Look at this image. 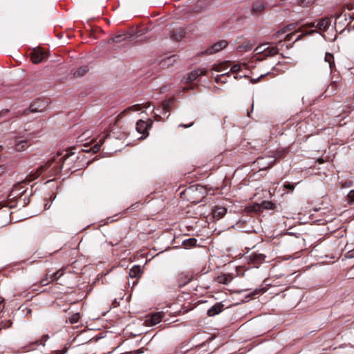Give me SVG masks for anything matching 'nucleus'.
<instances>
[{
	"mask_svg": "<svg viewBox=\"0 0 354 354\" xmlns=\"http://www.w3.org/2000/svg\"><path fill=\"white\" fill-rule=\"evenodd\" d=\"M72 149H68L65 153L63 152H57V153L44 165L40 166L35 172H31L25 179L15 184L10 191L6 201L0 203V208L2 207H8L10 209L16 207V203L14 199L23 198L21 207L28 205L30 201L32 192H28L27 185L32 180L44 174L45 178L55 177L59 175L66 161L73 155Z\"/></svg>",
	"mask_w": 354,
	"mask_h": 354,
	"instance_id": "f257e3e1",
	"label": "nucleus"
},
{
	"mask_svg": "<svg viewBox=\"0 0 354 354\" xmlns=\"http://www.w3.org/2000/svg\"><path fill=\"white\" fill-rule=\"evenodd\" d=\"M282 40H279L277 43V46H273L269 43L262 44L254 49V54L251 57L250 61L247 64L250 66V64L256 62H261L268 57H272L279 53L278 46L282 45Z\"/></svg>",
	"mask_w": 354,
	"mask_h": 354,
	"instance_id": "f03ea898",
	"label": "nucleus"
},
{
	"mask_svg": "<svg viewBox=\"0 0 354 354\" xmlns=\"http://www.w3.org/2000/svg\"><path fill=\"white\" fill-rule=\"evenodd\" d=\"M119 120H115V123L109 127V130H107L102 136H100L98 139V142L93 145L91 150L93 153H97L100 150L101 146L104 143L106 139H116V140H123L127 136V133L124 131H122L120 128L116 127V123Z\"/></svg>",
	"mask_w": 354,
	"mask_h": 354,
	"instance_id": "7ed1b4c3",
	"label": "nucleus"
},
{
	"mask_svg": "<svg viewBox=\"0 0 354 354\" xmlns=\"http://www.w3.org/2000/svg\"><path fill=\"white\" fill-rule=\"evenodd\" d=\"M330 24H331V17H324V18L321 19L320 20H319V21L317 22V24H315V22L306 24L302 27L295 30V31H293L290 33L287 34L284 38V41H290L297 32L303 31L302 30L303 28H308L316 27L318 28L319 30L326 31L328 28V27L330 26Z\"/></svg>",
	"mask_w": 354,
	"mask_h": 354,
	"instance_id": "20e7f679",
	"label": "nucleus"
},
{
	"mask_svg": "<svg viewBox=\"0 0 354 354\" xmlns=\"http://www.w3.org/2000/svg\"><path fill=\"white\" fill-rule=\"evenodd\" d=\"M175 98L174 97H171L169 98L168 100H165L162 102L161 106L157 109V111L160 112V114H158L156 113H153V118L156 121H160L163 118L161 115H162L164 117L168 118L169 115V112L171 111V106L174 103Z\"/></svg>",
	"mask_w": 354,
	"mask_h": 354,
	"instance_id": "39448f33",
	"label": "nucleus"
},
{
	"mask_svg": "<svg viewBox=\"0 0 354 354\" xmlns=\"http://www.w3.org/2000/svg\"><path fill=\"white\" fill-rule=\"evenodd\" d=\"M288 152V148L278 149L277 151H274L273 153V155L271 157L272 158H274V159H273L270 162H269L268 165H264V164L263 162H261V161H263L264 160V158L262 157L258 158L257 162H258V164L263 166L261 169H270L275 164L276 159L283 158L286 156Z\"/></svg>",
	"mask_w": 354,
	"mask_h": 354,
	"instance_id": "423d86ee",
	"label": "nucleus"
},
{
	"mask_svg": "<svg viewBox=\"0 0 354 354\" xmlns=\"http://www.w3.org/2000/svg\"><path fill=\"white\" fill-rule=\"evenodd\" d=\"M266 256L261 253L252 252L245 257L248 263L258 268L266 261Z\"/></svg>",
	"mask_w": 354,
	"mask_h": 354,
	"instance_id": "0eeeda50",
	"label": "nucleus"
},
{
	"mask_svg": "<svg viewBox=\"0 0 354 354\" xmlns=\"http://www.w3.org/2000/svg\"><path fill=\"white\" fill-rule=\"evenodd\" d=\"M49 105L48 99L38 98L34 100L28 108V112L36 113L44 111Z\"/></svg>",
	"mask_w": 354,
	"mask_h": 354,
	"instance_id": "6e6552de",
	"label": "nucleus"
},
{
	"mask_svg": "<svg viewBox=\"0 0 354 354\" xmlns=\"http://www.w3.org/2000/svg\"><path fill=\"white\" fill-rule=\"evenodd\" d=\"M30 59L34 64H39L47 58L48 55L42 48H34L30 53Z\"/></svg>",
	"mask_w": 354,
	"mask_h": 354,
	"instance_id": "1a4fd4ad",
	"label": "nucleus"
},
{
	"mask_svg": "<svg viewBox=\"0 0 354 354\" xmlns=\"http://www.w3.org/2000/svg\"><path fill=\"white\" fill-rule=\"evenodd\" d=\"M152 124L153 121L151 120L147 121L139 120L136 123V131L146 138L149 135V130L151 128Z\"/></svg>",
	"mask_w": 354,
	"mask_h": 354,
	"instance_id": "9d476101",
	"label": "nucleus"
},
{
	"mask_svg": "<svg viewBox=\"0 0 354 354\" xmlns=\"http://www.w3.org/2000/svg\"><path fill=\"white\" fill-rule=\"evenodd\" d=\"M150 105H151V103L147 102V103H145L143 104H138L131 106L127 108L125 110H124L122 112H121L118 115V116L117 117V120H119L120 118H123L124 115H126L127 114H128L130 112L138 111L142 110L143 108L147 109L150 106Z\"/></svg>",
	"mask_w": 354,
	"mask_h": 354,
	"instance_id": "9b49d317",
	"label": "nucleus"
},
{
	"mask_svg": "<svg viewBox=\"0 0 354 354\" xmlns=\"http://www.w3.org/2000/svg\"><path fill=\"white\" fill-rule=\"evenodd\" d=\"M227 45V42L225 40H221L209 47L204 53L207 55L214 54L225 48Z\"/></svg>",
	"mask_w": 354,
	"mask_h": 354,
	"instance_id": "f8f14e48",
	"label": "nucleus"
},
{
	"mask_svg": "<svg viewBox=\"0 0 354 354\" xmlns=\"http://www.w3.org/2000/svg\"><path fill=\"white\" fill-rule=\"evenodd\" d=\"M299 23H300V21L296 22V23H292V24H290L283 27L281 29L279 30L277 32H275L272 35V38L277 39L288 32L293 31L294 30L296 29V28L297 27V26L299 25Z\"/></svg>",
	"mask_w": 354,
	"mask_h": 354,
	"instance_id": "ddd939ff",
	"label": "nucleus"
},
{
	"mask_svg": "<svg viewBox=\"0 0 354 354\" xmlns=\"http://www.w3.org/2000/svg\"><path fill=\"white\" fill-rule=\"evenodd\" d=\"M207 71L205 68H198L189 73L188 77L186 78L185 83H190L199 76L206 75Z\"/></svg>",
	"mask_w": 354,
	"mask_h": 354,
	"instance_id": "4468645a",
	"label": "nucleus"
},
{
	"mask_svg": "<svg viewBox=\"0 0 354 354\" xmlns=\"http://www.w3.org/2000/svg\"><path fill=\"white\" fill-rule=\"evenodd\" d=\"M354 8V5L351 3H348L345 5L341 12H335L334 15H333L330 17H335L336 22V24L340 25L342 24V19L343 17L344 14L345 13V9H347L348 10H351Z\"/></svg>",
	"mask_w": 354,
	"mask_h": 354,
	"instance_id": "2eb2a0df",
	"label": "nucleus"
},
{
	"mask_svg": "<svg viewBox=\"0 0 354 354\" xmlns=\"http://www.w3.org/2000/svg\"><path fill=\"white\" fill-rule=\"evenodd\" d=\"M227 213V209L222 206H215L212 209V214L214 218L219 220Z\"/></svg>",
	"mask_w": 354,
	"mask_h": 354,
	"instance_id": "dca6fc26",
	"label": "nucleus"
},
{
	"mask_svg": "<svg viewBox=\"0 0 354 354\" xmlns=\"http://www.w3.org/2000/svg\"><path fill=\"white\" fill-rule=\"evenodd\" d=\"M30 146L29 141L26 139L17 138L15 141V149L17 151H23Z\"/></svg>",
	"mask_w": 354,
	"mask_h": 354,
	"instance_id": "f3484780",
	"label": "nucleus"
},
{
	"mask_svg": "<svg viewBox=\"0 0 354 354\" xmlns=\"http://www.w3.org/2000/svg\"><path fill=\"white\" fill-rule=\"evenodd\" d=\"M224 309V305L221 303L218 302L215 304L214 306H212L208 310H207V315L209 317L215 316L220 313H221Z\"/></svg>",
	"mask_w": 354,
	"mask_h": 354,
	"instance_id": "a211bd4d",
	"label": "nucleus"
},
{
	"mask_svg": "<svg viewBox=\"0 0 354 354\" xmlns=\"http://www.w3.org/2000/svg\"><path fill=\"white\" fill-rule=\"evenodd\" d=\"M185 30L183 28L179 27L173 30L171 33L172 39L179 41L185 36Z\"/></svg>",
	"mask_w": 354,
	"mask_h": 354,
	"instance_id": "6ab92c4d",
	"label": "nucleus"
},
{
	"mask_svg": "<svg viewBox=\"0 0 354 354\" xmlns=\"http://www.w3.org/2000/svg\"><path fill=\"white\" fill-rule=\"evenodd\" d=\"M354 19V15H351L349 13L345 12L343 15L342 19V24L339 25L341 28H343L344 30L345 28H347L351 23V21Z\"/></svg>",
	"mask_w": 354,
	"mask_h": 354,
	"instance_id": "aec40b11",
	"label": "nucleus"
},
{
	"mask_svg": "<svg viewBox=\"0 0 354 354\" xmlns=\"http://www.w3.org/2000/svg\"><path fill=\"white\" fill-rule=\"evenodd\" d=\"M230 66V62L229 61H225L220 64H214L211 66V70L215 71L217 72H222Z\"/></svg>",
	"mask_w": 354,
	"mask_h": 354,
	"instance_id": "412c9836",
	"label": "nucleus"
},
{
	"mask_svg": "<svg viewBox=\"0 0 354 354\" xmlns=\"http://www.w3.org/2000/svg\"><path fill=\"white\" fill-rule=\"evenodd\" d=\"M162 317L163 315L162 313H156L152 314L150 317L147 319V322H148L151 326H153L160 323L162 321Z\"/></svg>",
	"mask_w": 354,
	"mask_h": 354,
	"instance_id": "4be33fe9",
	"label": "nucleus"
},
{
	"mask_svg": "<svg viewBox=\"0 0 354 354\" xmlns=\"http://www.w3.org/2000/svg\"><path fill=\"white\" fill-rule=\"evenodd\" d=\"M253 47V44L248 40H245L243 43L236 47V50L239 52H247L250 50Z\"/></svg>",
	"mask_w": 354,
	"mask_h": 354,
	"instance_id": "5701e85b",
	"label": "nucleus"
},
{
	"mask_svg": "<svg viewBox=\"0 0 354 354\" xmlns=\"http://www.w3.org/2000/svg\"><path fill=\"white\" fill-rule=\"evenodd\" d=\"M261 212L263 209L266 210H274L277 208L275 203L269 201H263L261 203Z\"/></svg>",
	"mask_w": 354,
	"mask_h": 354,
	"instance_id": "b1692460",
	"label": "nucleus"
},
{
	"mask_svg": "<svg viewBox=\"0 0 354 354\" xmlns=\"http://www.w3.org/2000/svg\"><path fill=\"white\" fill-rule=\"evenodd\" d=\"M131 278H139L141 276V268L140 266H134L130 269L129 272Z\"/></svg>",
	"mask_w": 354,
	"mask_h": 354,
	"instance_id": "393cba45",
	"label": "nucleus"
},
{
	"mask_svg": "<svg viewBox=\"0 0 354 354\" xmlns=\"http://www.w3.org/2000/svg\"><path fill=\"white\" fill-rule=\"evenodd\" d=\"M232 279H233V277L230 274H223V275L218 276L217 277V281L219 283H223V284H225V285L230 283Z\"/></svg>",
	"mask_w": 354,
	"mask_h": 354,
	"instance_id": "a878e982",
	"label": "nucleus"
},
{
	"mask_svg": "<svg viewBox=\"0 0 354 354\" xmlns=\"http://www.w3.org/2000/svg\"><path fill=\"white\" fill-rule=\"evenodd\" d=\"M88 71V67L87 66H82L75 70L73 73L75 77H80L84 75Z\"/></svg>",
	"mask_w": 354,
	"mask_h": 354,
	"instance_id": "bb28decb",
	"label": "nucleus"
},
{
	"mask_svg": "<svg viewBox=\"0 0 354 354\" xmlns=\"http://www.w3.org/2000/svg\"><path fill=\"white\" fill-rule=\"evenodd\" d=\"M245 210L248 212H261V203H254L251 205L246 207Z\"/></svg>",
	"mask_w": 354,
	"mask_h": 354,
	"instance_id": "cd10ccee",
	"label": "nucleus"
},
{
	"mask_svg": "<svg viewBox=\"0 0 354 354\" xmlns=\"http://www.w3.org/2000/svg\"><path fill=\"white\" fill-rule=\"evenodd\" d=\"M103 32L102 29L100 27L95 26L91 27L89 30V37L94 39H97V35Z\"/></svg>",
	"mask_w": 354,
	"mask_h": 354,
	"instance_id": "c85d7f7f",
	"label": "nucleus"
},
{
	"mask_svg": "<svg viewBox=\"0 0 354 354\" xmlns=\"http://www.w3.org/2000/svg\"><path fill=\"white\" fill-rule=\"evenodd\" d=\"M197 240L195 238H189L183 241V245L185 248L194 247L196 245Z\"/></svg>",
	"mask_w": 354,
	"mask_h": 354,
	"instance_id": "c756f323",
	"label": "nucleus"
},
{
	"mask_svg": "<svg viewBox=\"0 0 354 354\" xmlns=\"http://www.w3.org/2000/svg\"><path fill=\"white\" fill-rule=\"evenodd\" d=\"M230 77V72L217 75L214 80L217 83H226L227 82V77Z\"/></svg>",
	"mask_w": 354,
	"mask_h": 354,
	"instance_id": "7c9ffc66",
	"label": "nucleus"
},
{
	"mask_svg": "<svg viewBox=\"0 0 354 354\" xmlns=\"http://www.w3.org/2000/svg\"><path fill=\"white\" fill-rule=\"evenodd\" d=\"M265 8V6L262 2L257 1L254 3L252 8V12L257 13L263 11Z\"/></svg>",
	"mask_w": 354,
	"mask_h": 354,
	"instance_id": "2f4dec72",
	"label": "nucleus"
},
{
	"mask_svg": "<svg viewBox=\"0 0 354 354\" xmlns=\"http://www.w3.org/2000/svg\"><path fill=\"white\" fill-rule=\"evenodd\" d=\"M180 281H182V286H185L192 279L191 277H189V275L186 273L182 272L180 276Z\"/></svg>",
	"mask_w": 354,
	"mask_h": 354,
	"instance_id": "473e14b6",
	"label": "nucleus"
},
{
	"mask_svg": "<svg viewBox=\"0 0 354 354\" xmlns=\"http://www.w3.org/2000/svg\"><path fill=\"white\" fill-rule=\"evenodd\" d=\"M12 325V322L11 320H3L0 323V330L1 329H8L10 328Z\"/></svg>",
	"mask_w": 354,
	"mask_h": 354,
	"instance_id": "72a5a7b5",
	"label": "nucleus"
},
{
	"mask_svg": "<svg viewBox=\"0 0 354 354\" xmlns=\"http://www.w3.org/2000/svg\"><path fill=\"white\" fill-rule=\"evenodd\" d=\"M315 0H298V3L302 7H308L315 3Z\"/></svg>",
	"mask_w": 354,
	"mask_h": 354,
	"instance_id": "f704fd0d",
	"label": "nucleus"
},
{
	"mask_svg": "<svg viewBox=\"0 0 354 354\" xmlns=\"http://www.w3.org/2000/svg\"><path fill=\"white\" fill-rule=\"evenodd\" d=\"M80 318V313H75L73 315H71L68 319L71 324H76L79 322V319Z\"/></svg>",
	"mask_w": 354,
	"mask_h": 354,
	"instance_id": "c9c22d12",
	"label": "nucleus"
},
{
	"mask_svg": "<svg viewBox=\"0 0 354 354\" xmlns=\"http://www.w3.org/2000/svg\"><path fill=\"white\" fill-rule=\"evenodd\" d=\"M317 32V30H310V31H305L304 32H303L301 35H298V37L295 39L294 42L301 39L306 35H312V34H313L314 32Z\"/></svg>",
	"mask_w": 354,
	"mask_h": 354,
	"instance_id": "e433bc0d",
	"label": "nucleus"
},
{
	"mask_svg": "<svg viewBox=\"0 0 354 354\" xmlns=\"http://www.w3.org/2000/svg\"><path fill=\"white\" fill-rule=\"evenodd\" d=\"M333 55L331 53H326L325 55V61L328 62L330 67L332 68V64H334L333 61Z\"/></svg>",
	"mask_w": 354,
	"mask_h": 354,
	"instance_id": "4c0bfd02",
	"label": "nucleus"
},
{
	"mask_svg": "<svg viewBox=\"0 0 354 354\" xmlns=\"http://www.w3.org/2000/svg\"><path fill=\"white\" fill-rule=\"evenodd\" d=\"M51 281H52L50 279L49 274L48 273L46 274V277L40 281V285L41 286H45L48 285L49 283H50Z\"/></svg>",
	"mask_w": 354,
	"mask_h": 354,
	"instance_id": "58836bf2",
	"label": "nucleus"
},
{
	"mask_svg": "<svg viewBox=\"0 0 354 354\" xmlns=\"http://www.w3.org/2000/svg\"><path fill=\"white\" fill-rule=\"evenodd\" d=\"M283 187L284 189H288L290 190L291 192H293V190L295 189V185L292 184V183H290V182H288V181H286L284 183H283Z\"/></svg>",
	"mask_w": 354,
	"mask_h": 354,
	"instance_id": "ea45409f",
	"label": "nucleus"
},
{
	"mask_svg": "<svg viewBox=\"0 0 354 354\" xmlns=\"http://www.w3.org/2000/svg\"><path fill=\"white\" fill-rule=\"evenodd\" d=\"M62 275V273H59V271H57L56 272H55V273H53L52 274H49L50 279L52 281L57 280Z\"/></svg>",
	"mask_w": 354,
	"mask_h": 354,
	"instance_id": "a19ab883",
	"label": "nucleus"
},
{
	"mask_svg": "<svg viewBox=\"0 0 354 354\" xmlns=\"http://www.w3.org/2000/svg\"><path fill=\"white\" fill-rule=\"evenodd\" d=\"M241 69V64H234L230 68V72L232 73H236L239 71H240Z\"/></svg>",
	"mask_w": 354,
	"mask_h": 354,
	"instance_id": "79ce46f5",
	"label": "nucleus"
},
{
	"mask_svg": "<svg viewBox=\"0 0 354 354\" xmlns=\"http://www.w3.org/2000/svg\"><path fill=\"white\" fill-rule=\"evenodd\" d=\"M337 88V84L335 82L330 84L326 92L333 93Z\"/></svg>",
	"mask_w": 354,
	"mask_h": 354,
	"instance_id": "37998d69",
	"label": "nucleus"
},
{
	"mask_svg": "<svg viewBox=\"0 0 354 354\" xmlns=\"http://www.w3.org/2000/svg\"><path fill=\"white\" fill-rule=\"evenodd\" d=\"M348 199L350 203H354V189H352L348 194Z\"/></svg>",
	"mask_w": 354,
	"mask_h": 354,
	"instance_id": "c03bdc74",
	"label": "nucleus"
},
{
	"mask_svg": "<svg viewBox=\"0 0 354 354\" xmlns=\"http://www.w3.org/2000/svg\"><path fill=\"white\" fill-rule=\"evenodd\" d=\"M48 339V335H44L41 339L39 340H37L35 343L37 344V345H40V344H43V342H46L47 339Z\"/></svg>",
	"mask_w": 354,
	"mask_h": 354,
	"instance_id": "a18cd8bd",
	"label": "nucleus"
},
{
	"mask_svg": "<svg viewBox=\"0 0 354 354\" xmlns=\"http://www.w3.org/2000/svg\"><path fill=\"white\" fill-rule=\"evenodd\" d=\"M122 41V39H116L114 37H111L110 38L109 40H108V43L109 44H112V43H120Z\"/></svg>",
	"mask_w": 354,
	"mask_h": 354,
	"instance_id": "49530a36",
	"label": "nucleus"
},
{
	"mask_svg": "<svg viewBox=\"0 0 354 354\" xmlns=\"http://www.w3.org/2000/svg\"><path fill=\"white\" fill-rule=\"evenodd\" d=\"M262 292V290L261 289H257L255 290L254 291H253L252 293H251V297H254L257 295H259L261 294Z\"/></svg>",
	"mask_w": 354,
	"mask_h": 354,
	"instance_id": "de8ad7c7",
	"label": "nucleus"
},
{
	"mask_svg": "<svg viewBox=\"0 0 354 354\" xmlns=\"http://www.w3.org/2000/svg\"><path fill=\"white\" fill-rule=\"evenodd\" d=\"M67 351V348H64L62 350H58L54 351L53 354H64Z\"/></svg>",
	"mask_w": 354,
	"mask_h": 354,
	"instance_id": "09e8293b",
	"label": "nucleus"
},
{
	"mask_svg": "<svg viewBox=\"0 0 354 354\" xmlns=\"http://www.w3.org/2000/svg\"><path fill=\"white\" fill-rule=\"evenodd\" d=\"M23 198H24V196L19 199L18 198L14 199V201L16 203V207H17L18 204L21 207V203L23 202Z\"/></svg>",
	"mask_w": 354,
	"mask_h": 354,
	"instance_id": "8fccbe9b",
	"label": "nucleus"
},
{
	"mask_svg": "<svg viewBox=\"0 0 354 354\" xmlns=\"http://www.w3.org/2000/svg\"><path fill=\"white\" fill-rule=\"evenodd\" d=\"M4 299L0 298V313L4 309Z\"/></svg>",
	"mask_w": 354,
	"mask_h": 354,
	"instance_id": "3c124183",
	"label": "nucleus"
},
{
	"mask_svg": "<svg viewBox=\"0 0 354 354\" xmlns=\"http://www.w3.org/2000/svg\"><path fill=\"white\" fill-rule=\"evenodd\" d=\"M116 39H122V41L125 39V37L123 35H118L114 37Z\"/></svg>",
	"mask_w": 354,
	"mask_h": 354,
	"instance_id": "603ef678",
	"label": "nucleus"
},
{
	"mask_svg": "<svg viewBox=\"0 0 354 354\" xmlns=\"http://www.w3.org/2000/svg\"><path fill=\"white\" fill-rule=\"evenodd\" d=\"M143 353V349L142 348H139L138 350H136L133 352H131V353H134V354H140V353Z\"/></svg>",
	"mask_w": 354,
	"mask_h": 354,
	"instance_id": "864d4df0",
	"label": "nucleus"
},
{
	"mask_svg": "<svg viewBox=\"0 0 354 354\" xmlns=\"http://www.w3.org/2000/svg\"><path fill=\"white\" fill-rule=\"evenodd\" d=\"M5 170H6V167H4V165H0V176H1L3 173H4Z\"/></svg>",
	"mask_w": 354,
	"mask_h": 354,
	"instance_id": "5fc2aeb1",
	"label": "nucleus"
},
{
	"mask_svg": "<svg viewBox=\"0 0 354 354\" xmlns=\"http://www.w3.org/2000/svg\"><path fill=\"white\" fill-rule=\"evenodd\" d=\"M194 88V86H185L183 88V91L185 92L187 91H189V90H191V89H193Z\"/></svg>",
	"mask_w": 354,
	"mask_h": 354,
	"instance_id": "6e6d98bb",
	"label": "nucleus"
},
{
	"mask_svg": "<svg viewBox=\"0 0 354 354\" xmlns=\"http://www.w3.org/2000/svg\"><path fill=\"white\" fill-rule=\"evenodd\" d=\"M193 124H194V122H192L189 125L181 124H180V127H183L185 128H187V127H189L192 126Z\"/></svg>",
	"mask_w": 354,
	"mask_h": 354,
	"instance_id": "4d7b16f0",
	"label": "nucleus"
},
{
	"mask_svg": "<svg viewBox=\"0 0 354 354\" xmlns=\"http://www.w3.org/2000/svg\"><path fill=\"white\" fill-rule=\"evenodd\" d=\"M318 162H319V163L322 164L324 162V160L322 158H319V159H318Z\"/></svg>",
	"mask_w": 354,
	"mask_h": 354,
	"instance_id": "13d9d810",
	"label": "nucleus"
},
{
	"mask_svg": "<svg viewBox=\"0 0 354 354\" xmlns=\"http://www.w3.org/2000/svg\"><path fill=\"white\" fill-rule=\"evenodd\" d=\"M138 283V279H136L135 281H133V285L135 286Z\"/></svg>",
	"mask_w": 354,
	"mask_h": 354,
	"instance_id": "bf43d9fd",
	"label": "nucleus"
},
{
	"mask_svg": "<svg viewBox=\"0 0 354 354\" xmlns=\"http://www.w3.org/2000/svg\"><path fill=\"white\" fill-rule=\"evenodd\" d=\"M71 168L70 167H67V168H66V169H67L68 171V170H71Z\"/></svg>",
	"mask_w": 354,
	"mask_h": 354,
	"instance_id": "052dcab7",
	"label": "nucleus"
},
{
	"mask_svg": "<svg viewBox=\"0 0 354 354\" xmlns=\"http://www.w3.org/2000/svg\"><path fill=\"white\" fill-rule=\"evenodd\" d=\"M201 189H203V187L202 186H199Z\"/></svg>",
	"mask_w": 354,
	"mask_h": 354,
	"instance_id": "680f3d73",
	"label": "nucleus"
},
{
	"mask_svg": "<svg viewBox=\"0 0 354 354\" xmlns=\"http://www.w3.org/2000/svg\"><path fill=\"white\" fill-rule=\"evenodd\" d=\"M118 242H116L115 243H112L113 245H118Z\"/></svg>",
	"mask_w": 354,
	"mask_h": 354,
	"instance_id": "e2e57ef3",
	"label": "nucleus"
}]
</instances>
